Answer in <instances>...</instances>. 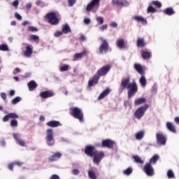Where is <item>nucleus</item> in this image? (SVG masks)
<instances>
[{"mask_svg": "<svg viewBox=\"0 0 179 179\" xmlns=\"http://www.w3.org/2000/svg\"><path fill=\"white\" fill-rule=\"evenodd\" d=\"M125 89L128 90V98L131 99V97L135 96V93L138 92V85H136V83L135 82L131 83V78L127 77L121 80L120 87L118 90L120 94H121Z\"/></svg>", "mask_w": 179, "mask_h": 179, "instance_id": "nucleus-1", "label": "nucleus"}, {"mask_svg": "<svg viewBox=\"0 0 179 179\" xmlns=\"http://www.w3.org/2000/svg\"><path fill=\"white\" fill-rule=\"evenodd\" d=\"M110 69H111V65L107 64L102 66L97 72L90 81V86H94L97 85L99 82V79H100V76H106L108 72H110Z\"/></svg>", "mask_w": 179, "mask_h": 179, "instance_id": "nucleus-2", "label": "nucleus"}, {"mask_svg": "<svg viewBox=\"0 0 179 179\" xmlns=\"http://www.w3.org/2000/svg\"><path fill=\"white\" fill-rule=\"evenodd\" d=\"M90 156L93 157L94 164L99 166L104 157V152L98 151L95 146L90 145Z\"/></svg>", "mask_w": 179, "mask_h": 179, "instance_id": "nucleus-3", "label": "nucleus"}, {"mask_svg": "<svg viewBox=\"0 0 179 179\" xmlns=\"http://www.w3.org/2000/svg\"><path fill=\"white\" fill-rule=\"evenodd\" d=\"M148 108H149L148 104H145L144 106L138 107L134 114L135 118L136 120H141V118L145 115L146 111H148Z\"/></svg>", "mask_w": 179, "mask_h": 179, "instance_id": "nucleus-4", "label": "nucleus"}, {"mask_svg": "<svg viewBox=\"0 0 179 179\" xmlns=\"http://www.w3.org/2000/svg\"><path fill=\"white\" fill-rule=\"evenodd\" d=\"M115 145V142L111 139H104L102 141V143H96L95 146L97 148H108L109 149H113Z\"/></svg>", "mask_w": 179, "mask_h": 179, "instance_id": "nucleus-5", "label": "nucleus"}, {"mask_svg": "<svg viewBox=\"0 0 179 179\" xmlns=\"http://www.w3.org/2000/svg\"><path fill=\"white\" fill-rule=\"evenodd\" d=\"M46 143L48 146H52V145L55 143L52 129H48L46 130Z\"/></svg>", "mask_w": 179, "mask_h": 179, "instance_id": "nucleus-6", "label": "nucleus"}, {"mask_svg": "<svg viewBox=\"0 0 179 179\" xmlns=\"http://www.w3.org/2000/svg\"><path fill=\"white\" fill-rule=\"evenodd\" d=\"M73 117L79 120L80 122H83V112H82V109L78 107H76L72 110Z\"/></svg>", "mask_w": 179, "mask_h": 179, "instance_id": "nucleus-7", "label": "nucleus"}, {"mask_svg": "<svg viewBox=\"0 0 179 179\" xmlns=\"http://www.w3.org/2000/svg\"><path fill=\"white\" fill-rule=\"evenodd\" d=\"M46 17L50 24H58L59 23V20L57 18V15L55 13H48Z\"/></svg>", "mask_w": 179, "mask_h": 179, "instance_id": "nucleus-8", "label": "nucleus"}, {"mask_svg": "<svg viewBox=\"0 0 179 179\" xmlns=\"http://www.w3.org/2000/svg\"><path fill=\"white\" fill-rule=\"evenodd\" d=\"M101 40L102 41V43L99 47V54H106V52L108 51V43H107V40L103 38H101Z\"/></svg>", "mask_w": 179, "mask_h": 179, "instance_id": "nucleus-9", "label": "nucleus"}, {"mask_svg": "<svg viewBox=\"0 0 179 179\" xmlns=\"http://www.w3.org/2000/svg\"><path fill=\"white\" fill-rule=\"evenodd\" d=\"M156 136H157V143H159V145H162L163 146H164L167 141V139L166 138V136H164V135H163V134L162 133H157Z\"/></svg>", "mask_w": 179, "mask_h": 179, "instance_id": "nucleus-10", "label": "nucleus"}, {"mask_svg": "<svg viewBox=\"0 0 179 179\" xmlns=\"http://www.w3.org/2000/svg\"><path fill=\"white\" fill-rule=\"evenodd\" d=\"M100 6V0H92L90 2V11L96 12Z\"/></svg>", "mask_w": 179, "mask_h": 179, "instance_id": "nucleus-11", "label": "nucleus"}, {"mask_svg": "<svg viewBox=\"0 0 179 179\" xmlns=\"http://www.w3.org/2000/svg\"><path fill=\"white\" fill-rule=\"evenodd\" d=\"M144 171L147 174V176L152 177V176H155V171H153V167L150 164H146L144 166Z\"/></svg>", "mask_w": 179, "mask_h": 179, "instance_id": "nucleus-12", "label": "nucleus"}, {"mask_svg": "<svg viewBox=\"0 0 179 179\" xmlns=\"http://www.w3.org/2000/svg\"><path fill=\"white\" fill-rule=\"evenodd\" d=\"M133 19L135 20V22H137V23H141V24H148V20H146V18L143 17L142 15H135L133 17Z\"/></svg>", "mask_w": 179, "mask_h": 179, "instance_id": "nucleus-13", "label": "nucleus"}, {"mask_svg": "<svg viewBox=\"0 0 179 179\" xmlns=\"http://www.w3.org/2000/svg\"><path fill=\"white\" fill-rule=\"evenodd\" d=\"M112 3L115 6H128L129 5V2L127 0H113Z\"/></svg>", "mask_w": 179, "mask_h": 179, "instance_id": "nucleus-14", "label": "nucleus"}, {"mask_svg": "<svg viewBox=\"0 0 179 179\" xmlns=\"http://www.w3.org/2000/svg\"><path fill=\"white\" fill-rule=\"evenodd\" d=\"M89 52H87V50H84L83 52H80V53H76L73 55V61H79V59H81V58H83V57H85V55H86V54H87Z\"/></svg>", "mask_w": 179, "mask_h": 179, "instance_id": "nucleus-15", "label": "nucleus"}, {"mask_svg": "<svg viewBox=\"0 0 179 179\" xmlns=\"http://www.w3.org/2000/svg\"><path fill=\"white\" fill-rule=\"evenodd\" d=\"M13 136L17 145H20V146H26V143H24V141L20 138V136L16 133H13Z\"/></svg>", "mask_w": 179, "mask_h": 179, "instance_id": "nucleus-16", "label": "nucleus"}, {"mask_svg": "<svg viewBox=\"0 0 179 179\" xmlns=\"http://www.w3.org/2000/svg\"><path fill=\"white\" fill-rule=\"evenodd\" d=\"M24 45H27L26 50L24 53L25 57H31V54H33V45H27L24 43Z\"/></svg>", "mask_w": 179, "mask_h": 179, "instance_id": "nucleus-17", "label": "nucleus"}, {"mask_svg": "<svg viewBox=\"0 0 179 179\" xmlns=\"http://www.w3.org/2000/svg\"><path fill=\"white\" fill-rule=\"evenodd\" d=\"M40 96L42 99H48V97H52V96H54V92H52V91H45L42 92L40 94Z\"/></svg>", "mask_w": 179, "mask_h": 179, "instance_id": "nucleus-18", "label": "nucleus"}, {"mask_svg": "<svg viewBox=\"0 0 179 179\" xmlns=\"http://www.w3.org/2000/svg\"><path fill=\"white\" fill-rule=\"evenodd\" d=\"M145 130H141L136 132L135 134V138L136 141H142V139H143V138L145 137Z\"/></svg>", "mask_w": 179, "mask_h": 179, "instance_id": "nucleus-19", "label": "nucleus"}, {"mask_svg": "<svg viewBox=\"0 0 179 179\" xmlns=\"http://www.w3.org/2000/svg\"><path fill=\"white\" fill-rule=\"evenodd\" d=\"M62 156V153L56 152L49 157V160L50 162H56V160H59V159H61Z\"/></svg>", "mask_w": 179, "mask_h": 179, "instance_id": "nucleus-20", "label": "nucleus"}, {"mask_svg": "<svg viewBox=\"0 0 179 179\" xmlns=\"http://www.w3.org/2000/svg\"><path fill=\"white\" fill-rule=\"evenodd\" d=\"M46 124L48 125V127H50L51 128H56L57 127L61 126V123L59 122V121L55 120L48 122Z\"/></svg>", "mask_w": 179, "mask_h": 179, "instance_id": "nucleus-21", "label": "nucleus"}, {"mask_svg": "<svg viewBox=\"0 0 179 179\" xmlns=\"http://www.w3.org/2000/svg\"><path fill=\"white\" fill-rule=\"evenodd\" d=\"M116 45L117 48L122 50L125 47V40L122 38L117 39L116 41Z\"/></svg>", "mask_w": 179, "mask_h": 179, "instance_id": "nucleus-22", "label": "nucleus"}, {"mask_svg": "<svg viewBox=\"0 0 179 179\" xmlns=\"http://www.w3.org/2000/svg\"><path fill=\"white\" fill-rule=\"evenodd\" d=\"M134 68L140 75H145V71L142 68V65L136 64H134Z\"/></svg>", "mask_w": 179, "mask_h": 179, "instance_id": "nucleus-23", "label": "nucleus"}, {"mask_svg": "<svg viewBox=\"0 0 179 179\" xmlns=\"http://www.w3.org/2000/svg\"><path fill=\"white\" fill-rule=\"evenodd\" d=\"M28 87L29 90L30 92H33V90H35L36 87H37V83L34 80H31L29 83H28Z\"/></svg>", "mask_w": 179, "mask_h": 179, "instance_id": "nucleus-24", "label": "nucleus"}, {"mask_svg": "<svg viewBox=\"0 0 179 179\" xmlns=\"http://www.w3.org/2000/svg\"><path fill=\"white\" fill-rule=\"evenodd\" d=\"M166 128H168L169 131H170L171 132L176 134V127L174 126V124L172 122H166Z\"/></svg>", "mask_w": 179, "mask_h": 179, "instance_id": "nucleus-25", "label": "nucleus"}, {"mask_svg": "<svg viewBox=\"0 0 179 179\" xmlns=\"http://www.w3.org/2000/svg\"><path fill=\"white\" fill-rule=\"evenodd\" d=\"M111 92V90L110 88H107L106 90H104L99 96V100H102V99H104V97H107L108 94H110V92Z\"/></svg>", "mask_w": 179, "mask_h": 179, "instance_id": "nucleus-26", "label": "nucleus"}, {"mask_svg": "<svg viewBox=\"0 0 179 179\" xmlns=\"http://www.w3.org/2000/svg\"><path fill=\"white\" fill-rule=\"evenodd\" d=\"M146 101V98L141 97L135 99L134 104L135 106H141V104H145Z\"/></svg>", "mask_w": 179, "mask_h": 179, "instance_id": "nucleus-27", "label": "nucleus"}, {"mask_svg": "<svg viewBox=\"0 0 179 179\" xmlns=\"http://www.w3.org/2000/svg\"><path fill=\"white\" fill-rule=\"evenodd\" d=\"M135 163H137L138 164H143L144 161L139 157L138 155H133L132 156Z\"/></svg>", "mask_w": 179, "mask_h": 179, "instance_id": "nucleus-28", "label": "nucleus"}, {"mask_svg": "<svg viewBox=\"0 0 179 179\" xmlns=\"http://www.w3.org/2000/svg\"><path fill=\"white\" fill-rule=\"evenodd\" d=\"M139 83L141 85L142 87H146L148 81L146 80V78L145 77V76L141 75V77L139 79Z\"/></svg>", "mask_w": 179, "mask_h": 179, "instance_id": "nucleus-29", "label": "nucleus"}, {"mask_svg": "<svg viewBox=\"0 0 179 179\" xmlns=\"http://www.w3.org/2000/svg\"><path fill=\"white\" fill-rule=\"evenodd\" d=\"M141 57L143 59H148V58H150V52L146 50H141Z\"/></svg>", "mask_w": 179, "mask_h": 179, "instance_id": "nucleus-30", "label": "nucleus"}, {"mask_svg": "<svg viewBox=\"0 0 179 179\" xmlns=\"http://www.w3.org/2000/svg\"><path fill=\"white\" fill-rule=\"evenodd\" d=\"M137 45H138V47H145V45H146L145 39H143V38H138Z\"/></svg>", "mask_w": 179, "mask_h": 179, "instance_id": "nucleus-31", "label": "nucleus"}, {"mask_svg": "<svg viewBox=\"0 0 179 179\" xmlns=\"http://www.w3.org/2000/svg\"><path fill=\"white\" fill-rule=\"evenodd\" d=\"M71 31V27L68 24H66L62 26V32L64 33V34H68V33H70Z\"/></svg>", "mask_w": 179, "mask_h": 179, "instance_id": "nucleus-32", "label": "nucleus"}, {"mask_svg": "<svg viewBox=\"0 0 179 179\" xmlns=\"http://www.w3.org/2000/svg\"><path fill=\"white\" fill-rule=\"evenodd\" d=\"M160 159V157L159 156V155H154L150 159V163H151V164H156V162H157V160H159Z\"/></svg>", "mask_w": 179, "mask_h": 179, "instance_id": "nucleus-33", "label": "nucleus"}, {"mask_svg": "<svg viewBox=\"0 0 179 179\" xmlns=\"http://www.w3.org/2000/svg\"><path fill=\"white\" fill-rule=\"evenodd\" d=\"M164 13L169 16H171V15H174V13H176V11H174L173 8H167L164 11Z\"/></svg>", "mask_w": 179, "mask_h": 179, "instance_id": "nucleus-34", "label": "nucleus"}, {"mask_svg": "<svg viewBox=\"0 0 179 179\" xmlns=\"http://www.w3.org/2000/svg\"><path fill=\"white\" fill-rule=\"evenodd\" d=\"M132 171H134V169H132L131 167H129L123 171V174H124V176H131V174H132Z\"/></svg>", "mask_w": 179, "mask_h": 179, "instance_id": "nucleus-35", "label": "nucleus"}, {"mask_svg": "<svg viewBox=\"0 0 179 179\" xmlns=\"http://www.w3.org/2000/svg\"><path fill=\"white\" fill-rule=\"evenodd\" d=\"M15 164H17V166H22V164H23V163H22V162H13L12 164H10L8 165L9 170H10L11 171H13V166H15Z\"/></svg>", "mask_w": 179, "mask_h": 179, "instance_id": "nucleus-36", "label": "nucleus"}, {"mask_svg": "<svg viewBox=\"0 0 179 179\" xmlns=\"http://www.w3.org/2000/svg\"><path fill=\"white\" fill-rule=\"evenodd\" d=\"M20 101H22V98L20 96H16L11 101V103L12 104L15 105L17 104V103H19Z\"/></svg>", "mask_w": 179, "mask_h": 179, "instance_id": "nucleus-37", "label": "nucleus"}, {"mask_svg": "<svg viewBox=\"0 0 179 179\" xmlns=\"http://www.w3.org/2000/svg\"><path fill=\"white\" fill-rule=\"evenodd\" d=\"M0 51H9V48H8V45L6 44L0 45Z\"/></svg>", "mask_w": 179, "mask_h": 179, "instance_id": "nucleus-38", "label": "nucleus"}, {"mask_svg": "<svg viewBox=\"0 0 179 179\" xmlns=\"http://www.w3.org/2000/svg\"><path fill=\"white\" fill-rule=\"evenodd\" d=\"M96 22L99 24H103L104 23V18L101 16H98L96 17Z\"/></svg>", "mask_w": 179, "mask_h": 179, "instance_id": "nucleus-39", "label": "nucleus"}, {"mask_svg": "<svg viewBox=\"0 0 179 179\" xmlns=\"http://www.w3.org/2000/svg\"><path fill=\"white\" fill-rule=\"evenodd\" d=\"M152 94L155 95L157 93V85L155 84L151 89Z\"/></svg>", "mask_w": 179, "mask_h": 179, "instance_id": "nucleus-40", "label": "nucleus"}, {"mask_svg": "<svg viewBox=\"0 0 179 179\" xmlns=\"http://www.w3.org/2000/svg\"><path fill=\"white\" fill-rule=\"evenodd\" d=\"M147 12H148V13H155V12H156V8H155L152 6H150L148 8Z\"/></svg>", "mask_w": 179, "mask_h": 179, "instance_id": "nucleus-41", "label": "nucleus"}, {"mask_svg": "<svg viewBox=\"0 0 179 179\" xmlns=\"http://www.w3.org/2000/svg\"><path fill=\"white\" fill-rule=\"evenodd\" d=\"M69 69V65L68 64H64V66H62L60 69L61 72H65L66 71H68V69Z\"/></svg>", "mask_w": 179, "mask_h": 179, "instance_id": "nucleus-42", "label": "nucleus"}, {"mask_svg": "<svg viewBox=\"0 0 179 179\" xmlns=\"http://www.w3.org/2000/svg\"><path fill=\"white\" fill-rule=\"evenodd\" d=\"M167 176H168V178H174V172H173V171L171 170H169L167 172Z\"/></svg>", "mask_w": 179, "mask_h": 179, "instance_id": "nucleus-43", "label": "nucleus"}, {"mask_svg": "<svg viewBox=\"0 0 179 179\" xmlns=\"http://www.w3.org/2000/svg\"><path fill=\"white\" fill-rule=\"evenodd\" d=\"M8 117L10 118H19V115H17V114L15 113H8Z\"/></svg>", "mask_w": 179, "mask_h": 179, "instance_id": "nucleus-44", "label": "nucleus"}, {"mask_svg": "<svg viewBox=\"0 0 179 179\" xmlns=\"http://www.w3.org/2000/svg\"><path fill=\"white\" fill-rule=\"evenodd\" d=\"M85 155H87V156H90V145H87V146L85 148Z\"/></svg>", "mask_w": 179, "mask_h": 179, "instance_id": "nucleus-45", "label": "nucleus"}, {"mask_svg": "<svg viewBox=\"0 0 179 179\" xmlns=\"http://www.w3.org/2000/svg\"><path fill=\"white\" fill-rule=\"evenodd\" d=\"M152 5H155L157 8H162V3L157 1H152Z\"/></svg>", "mask_w": 179, "mask_h": 179, "instance_id": "nucleus-46", "label": "nucleus"}, {"mask_svg": "<svg viewBox=\"0 0 179 179\" xmlns=\"http://www.w3.org/2000/svg\"><path fill=\"white\" fill-rule=\"evenodd\" d=\"M90 178L91 179H97V175L92 171H90Z\"/></svg>", "mask_w": 179, "mask_h": 179, "instance_id": "nucleus-47", "label": "nucleus"}, {"mask_svg": "<svg viewBox=\"0 0 179 179\" xmlns=\"http://www.w3.org/2000/svg\"><path fill=\"white\" fill-rule=\"evenodd\" d=\"M110 27H113L114 29H117L118 27V23H117L116 22H112L110 24Z\"/></svg>", "mask_w": 179, "mask_h": 179, "instance_id": "nucleus-48", "label": "nucleus"}, {"mask_svg": "<svg viewBox=\"0 0 179 179\" xmlns=\"http://www.w3.org/2000/svg\"><path fill=\"white\" fill-rule=\"evenodd\" d=\"M10 126L11 127H17V120H11Z\"/></svg>", "mask_w": 179, "mask_h": 179, "instance_id": "nucleus-49", "label": "nucleus"}, {"mask_svg": "<svg viewBox=\"0 0 179 179\" xmlns=\"http://www.w3.org/2000/svg\"><path fill=\"white\" fill-rule=\"evenodd\" d=\"M69 6H73L76 3V0H68Z\"/></svg>", "mask_w": 179, "mask_h": 179, "instance_id": "nucleus-50", "label": "nucleus"}, {"mask_svg": "<svg viewBox=\"0 0 179 179\" xmlns=\"http://www.w3.org/2000/svg\"><path fill=\"white\" fill-rule=\"evenodd\" d=\"M107 27H108L107 24H103L99 27V30L101 31H104V30H107Z\"/></svg>", "mask_w": 179, "mask_h": 179, "instance_id": "nucleus-51", "label": "nucleus"}, {"mask_svg": "<svg viewBox=\"0 0 179 179\" xmlns=\"http://www.w3.org/2000/svg\"><path fill=\"white\" fill-rule=\"evenodd\" d=\"M9 114L6 115L3 117V122H7V121H9Z\"/></svg>", "mask_w": 179, "mask_h": 179, "instance_id": "nucleus-52", "label": "nucleus"}, {"mask_svg": "<svg viewBox=\"0 0 179 179\" xmlns=\"http://www.w3.org/2000/svg\"><path fill=\"white\" fill-rule=\"evenodd\" d=\"M85 24H89V23H90V18H87V17H84V20H83Z\"/></svg>", "mask_w": 179, "mask_h": 179, "instance_id": "nucleus-53", "label": "nucleus"}, {"mask_svg": "<svg viewBox=\"0 0 179 179\" xmlns=\"http://www.w3.org/2000/svg\"><path fill=\"white\" fill-rule=\"evenodd\" d=\"M29 31H38V29H37V28L34 27H29Z\"/></svg>", "mask_w": 179, "mask_h": 179, "instance_id": "nucleus-54", "label": "nucleus"}, {"mask_svg": "<svg viewBox=\"0 0 179 179\" xmlns=\"http://www.w3.org/2000/svg\"><path fill=\"white\" fill-rule=\"evenodd\" d=\"M15 16L18 20H22V15L19 13H15Z\"/></svg>", "mask_w": 179, "mask_h": 179, "instance_id": "nucleus-55", "label": "nucleus"}, {"mask_svg": "<svg viewBox=\"0 0 179 179\" xmlns=\"http://www.w3.org/2000/svg\"><path fill=\"white\" fill-rule=\"evenodd\" d=\"M55 37H59V36H62V31H57L54 34Z\"/></svg>", "mask_w": 179, "mask_h": 179, "instance_id": "nucleus-56", "label": "nucleus"}, {"mask_svg": "<svg viewBox=\"0 0 179 179\" xmlns=\"http://www.w3.org/2000/svg\"><path fill=\"white\" fill-rule=\"evenodd\" d=\"M72 174H73L74 176H78V174H79V170L78 169H73L71 171Z\"/></svg>", "mask_w": 179, "mask_h": 179, "instance_id": "nucleus-57", "label": "nucleus"}, {"mask_svg": "<svg viewBox=\"0 0 179 179\" xmlns=\"http://www.w3.org/2000/svg\"><path fill=\"white\" fill-rule=\"evenodd\" d=\"M38 38H39V37L37 35H31V40L36 41V40H38Z\"/></svg>", "mask_w": 179, "mask_h": 179, "instance_id": "nucleus-58", "label": "nucleus"}, {"mask_svg": "<svg viewBox=\"0 0 179 179\" xmlns=\"http://www.w3.org/2000/svg\"><path fill=\"white\" fill-rule=\"evenodd\" d=\"M1 99H3V100H6V93L1 92Z\"/></svg>", "mask_w": 179, "mask_h": 179, "instance_id": "nucleus-59", "label": "nucleus"}, {"mask_svg": "<svg viewBox=\"0 0 179 179\" xmlns=\"http://www.w3.org/2000/svg\"><path fill=\"white\" fill-rule=\"evenodd\" d=\"M13 5L15 8H17V6H19V1H17V0L14 1L13 3Z\"/></svg>", "mask_w": 179, "mask_h": 179, "instance_id": "nucleus-60", "label": "nucleus"}, {"mask_svg": "<svg viewBox=\"0 0 179 179\" xmlns=\"http://www.w3.org/2000/svg\"><path fill=\"white\" fill-rule=\"evenodd\" d=\"M19 72H20V69L16 68V69L13 71V75H16V73H19Z\"/></svg>", "mask_w": 179, "mask_h": 179, "instance_id": "nucleus-61", "label": "nucleus"}, {"mask_svg": "<svg viewBox=\"0 0 179 179\" xmlns=\"http://www.w3.org/2000/svg\"><path fill=\"white\" fill-rule=\"evenodd\" d=\"M26 9H31V3H28L25 6Z\"/></svg>", "mask_w": 179, "mask_h": 179, "instance_id": "nucleus-62", "label": "nucleus"}, {"mask_svg": "<svg viewBox=\"0 0 179 179\" xmlns=\"http://www.w3.org/2000/svg\"><path fill=\"white\" fill-rule=\"evenodd\" d=\"M50 179H59V176L58 175H53L51 176Z\"/></svg>", "mask_w": 179, "mask_h": 179, "instance_id": "nucleus-63", "label": "nucleus"}, {"mask_svg": "<svg viewBox=\"0 0 179 179\" xmlns=\"http://www.w3.org/2000/svg\"><path fill=\"white\" fill-rule=\"evenodd\" d=\"M10 96H15V90H12L10 92Z\"/></svg>", "mask_w": 179, "mask_h": 179, "instance_id": "nucleus-64", "label": "nucleus"}]
</instances>
